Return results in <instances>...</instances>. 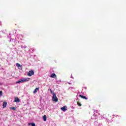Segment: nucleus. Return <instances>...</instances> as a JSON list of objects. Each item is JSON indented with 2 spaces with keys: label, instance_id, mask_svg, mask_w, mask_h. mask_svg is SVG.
<instances>
[{
  "label": "nucleus",
  "instance_id": "f257e3e1",
  "mask_svg": "<svg viewBox=\"0 0 126 126\" xmlns=\"http://www.w3.org/2000/svg\"><path fill=\"white\" fill-rule=\"evenodd\" d=\"M29 80H30V78H25L24 79L18 81L17 83H23V82H27Z\"/></svg>",
  "mask_w": 126,
  "mask_h": 126
},
{
  "label": "nucleus",
  "instance_id": "f03ea898",
  "mask_svg": "<svg viewBox=\"0 0 126 126\" xmlns=\"http://www.w3.org/2000/svg\"><path fill=\"white\" fill-rule=\"evenodd\" d=\"M52 101L53 102H58V101H59V98L57 97L56 94H53V95L52 96Z\"/></svg>",
  "mask_w": 126,
  "mask_h": 126
},
{
  "label": "nucleus",
  "instance_id": "7ed1b4c3",
  "mask_svg": "<svg viewBox=\"0 0 126 126\" xmlns=\"http://www.w3.org/2000/svg\"><path fill=\"white\" fill-rule=\"evenodd\" d=\"M28 76H32V75H34V71L31 70L28 73Z\"/></svg>",
  "mask_w": 126,
  "mask_h": 126
},
{
  "label": "nucleus",
  "instance_id": "20e7f679",
  "mask_svg": "<svg viewBox=\"0 0 126 126\" xmlns=\"http://www.w3.org/2000/svg\"><path fill=\"white\" fill-rule=\"evenodd\" d=\"M66 106H64L63 107L61 108V110L62 111H63V112H65V111H66Z\"/></svg>",
  "mask_w": 126,
  "mask_h": 126
},
{
  "label": "nucleus",
  "instance_id": "39448f33",
  "mask_svg": "<svg viewBox=\"0 0 126 126\" xmlns=\"http://www.w3.org/2000/svg\"><path fill=\"white\" fill-rule=\"evenodd\" d=\"M79 97H80L81 98H82L83 99H85V100H87L88 99L87 97H86V96L81 94L79 95Z\"/></svg>",
  "mask_w": 126,
  "mask_h": 126
},
{
  "label": "nucleus",
  "instance_id": "423d86ee",
  "mask_svg": "<svg viewBox=\"0 0 126 126\" xmlns=\"http://www.w3.org/2000/svg\"><path fill=\"white\" fill-rule=\"evenodd\" d=\"M14 101L16 103H18V102H20V99H19V98L18 97H15Z\"/></svg>",
  "mask_w": 126,
  "mask_h": 126
},
{
  "label": "nucleus",
  "instance_id": "0eeeda50",
  "mask_svg": "<svg viewBox=\"0 0 126 126\" xmlns=\"http://www.w3.org/2000/svg\"><path fill=\"white\" fill-rule=\"evenodd\" d=\"M51 77H52V78H56L57 77V75L55 73H52L51 75Z\"/></svg>",
  "mask_w": 126,
  "mask_h": 126
},
{
  "label": "nucleus",
  "instance_id": "6e6552de",
  "mask_svg": "<svg viewBox=\"0 0 126 126\" xmlns=\"http://www.w3.org/2000/svg\"><path fill=\"white\" fill-rule=\"evenodd\" d=\"M6 105H7V102H6V101H4L3 102V108H5V107H6Z\"/></svg>",
  "mask_w": 126,
  "mask_h": 126
},
{
  "label": "nucleus",
  "instance_id": "1a4fd4ad",
  "mask_svg": "<svg viewBox=\"0 0 126 126\" xmlns=\"http://www.w3.org/2000/svg\"><path fill=\"white\" fill-rule=\"evenodd\" d=\"M43 119L44 122H46L47 121V116H46V115L43 116Z\"/></svg>",
  "mask_w": 126,
  "mask_h": 126
},
{
  "label": "nucleus",
  "instance_id": "9d476101",
  "mask_svg": "<svg viewBox=\"0 0 126 126\" xmlns=\"http://www.w3.org/2000/svg\"><path fill=\"white\" fill-rule=\"evenodd\" d=\"M39 90V88H36L34 91H33V94H35L37 93V91Z\"/></svg>",
  "mask_w": 126,
  "mask_h": 126
},
{
  "label": "nucleus",
  "instance_id": "9b49d317",
  "mask_svg": "<svg viewBox=\"0 0 126 126\" xmlns=\"http://www.w3.org/2000/svg\"><path fill=\"white\" fill-rule=\"evenodd\" d=\"M28 126H36V125H35V123H29Z\"/></svg>",
  "mask_w": 126,
  "mask_h": 126
},
{
  "label": "nucleus",
  "instance_id": "f8f14e48",
  "mask_svg": "<svg viewBox=\"0 0 126 126\" xmlns=\"http://www.w3.org/2000/svg\"><path fill=\"white\" fill-rule=\"evenodd\" d=\"M77 104L78 106H79V107H81V106H82V104L79 101H77Z\"/></svg>",
  "mask_w": 126,
  "mask_h": 126
},
{
  "label": "nucleus",
  "instance_id": "ddd939ff",
  "mask_svg": "<svg viewBox=\"0 0 126 126\" xmlns=\"http://www.w3.org/2000/svg\"><path fill=\"white\" fill-rule=\"evenodd\" d=\"M16 65L17 67H21V68L22 67V65H20V64H19V63H17Z\"/></svg>",
  "mask_w": 126,
  "mask_h": 126
},
{
  "label": "nucleus",
  "instance_id": "4468645a",
  "mask_svg": "<svg viewBox=\"0 0 126 126\" xmlns=\"http://www.w3.org/2000/svg\"><path fill=\"white\" fill-rule=\"evenodd\" d=\"M50 93L52 94L53 96H54V94H56L52 90H50Z\"/></svg>",
  "mask_w": 126,
  "mask_h": 126
},
{
  "label": "nucleus",
  "instance_id": "2eb2a0df",
  "mask_svg": "<svg viewBox=\"0 0 126 126\" xmlns=\"http://www.w3.org/2000/svg\"><path fill=\"white\" fill-rule=\"evenodd\" d=\"M10 109H11V110H13V111H16V108L15 107H10Z\"/></svg>",
  "mask_w": 126,
  "mask_h": 126
},
{
  "label": "nucleus",
  "instance_id": "dca6fc26",
  "mask_svg": "<svg viewBox=\"0 0 126 126\" xmlns=\"http://www.w3.org/2000/svg\"><path fill=\"white\" fill-rule=\"evenodd\" d=\"M2 96V91H0V97H1Z\"/></svg>",
  "mask_w": 126,
  "mask_h": 126
},
{
  "label": "nucleus",
  "instance_id": "f3484780",
  "mask_svg": "<svg viewBox=\"0 0 126 126\" xmlns=\"http://www.w3.org/2000/svg\"><path fill=\"white\" fill-rule=\"evenodd\" d=\"M48 90H49V91H51V90H52V89H49Z\"/></svg>",
  "mask_w": 126,
  "mask_h": 126
},
{
  "label": "nucleus",
  "instance_id": "a211bd4d",
  "mask_svg": "<svg viewBox=\"0 0 126 126\" xmlns=\"http://www.w3.org/2000/svg\"><path fill=\"white\" fill-rule=\"evenodd\" d=\"M71 77L72 78H73V77H72V76H71Z\"/></svg>",
  "mask_w": 126,
  "mask_h": 126
}]
</instances>
